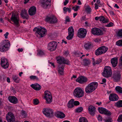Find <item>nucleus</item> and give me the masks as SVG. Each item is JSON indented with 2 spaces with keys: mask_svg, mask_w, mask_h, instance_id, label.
I'll return each mask as SVG.
<instances>
[{
  "mask_svg": "<svg viewBox=\"0 0 122 122\" xmlns=\"http://www.w3.org/2000/svg\"><path fill=\"white\" fill-rule=\"evenodd\" d=\"M57 62L59 64L57 68L58 72L61 75H62L64 73V64L68 65L70 63L69 62L68 60H65L63 57H58L57 58Z\"/></svg>",
  "mask_w": 122,
  "mask_h": 122,
  "instance_id": "nucleus-1",
  "label": "nucleus"
},
{
  "mask_svg": "<svg viewBox=\"0 0 122 122\" xmlns=\"http://www.w3.org/2000/svg\"><path fill=\"white\" fill-rule=\"evenodd\" d=\"M98 83L94 81L90 83L86 87L85 91L87 93H91L94 91L97 88Z\"/></svg>",
  "mask_w": 122,
  "mask_h": 122,
  "instance_id": "nucleus-2",
  "label": "nucleus"
},
{
  "mask_svg": "<svg viewBox=\"0 0 122 122\" xmlns=\"http://www.w3.org/2000/svg\"><path fill=\"white\" fill-rule=\"evenodd\" d=\"M10 43L8 40L3 41L0 43V51L5 52L9 49Z\"/></svg>",
  "mask_w": 122,
  "mask_h": 122,
  "instance_id": "nucleus-3",
  "label": "nucleus"
},
{
  "mask_svg": "<svg viewBox=\"0 0 122 122\" xmlns=\"http://www.w3.org/2000/svg\"><path fill=\"white\" fill-rule=\"evenodd\" d=\"M33 30L36 32V33L37 36H39L41 37L45 36L46 32V29L44 27H35Z\"/></svg>",
  "mask_w": 122,
  "mask_h": 122,
  "instance_id": "nucleus-4",
  "label": "nucleus"
},
{
  "mask_svg": "<svg viewBox=\"0 0 122 122\" xmlns=\"http://www.w3.org/2000/svg\"><path fill=\"white\" fill-rule=\"evenodd\" d=\"M73 94L75 97L77 98H80L83 96L84 92L82 88L77 87L74 90Z\"/></svg>",
  "mask_w": 122,
  "mask_h": 122,
  "instance_id": "nucleus-5",
  "label": "nucleus"
},
{
  "mask_svg": "<svg viewBox=\"0 0 122 122\" xmlns=\"http://www.w3.org/2000/svg\"><path fill=\"white\" fill-rule=\"evenodd\" d=\"M42 112L43 113L48 117L50 118L54 116L53 110L51 108H44L43 109Z\"/></svg>",
  "mask_w": 122,
  "mask_h": 122,
  "instance_id": "nucleus-6",
  "label": "nucleus"
},
{
  "mask_svg": "<svg viewBox=\"0 0 122 122\" xmlns=\"http://www.w3.org/2000/svg\"><path fill=\"white\" fill-rule=\"evenodd\" d=\"M112 74V70L111 67L109 66H106L104 67L102 74L104 77H108L111 76Z\"/></svg>",
  "mask_w": 122,
  "mask_h": 122,
  "instance_id": "nucleus-7",
  "label": "nucleus"
},
{
  "mask_svg": "<svg viewBox=\"0 0 122 122\" xmlns=\"http://www.w3.org/2000/svg\"><path fill=\"white\" fill-rule=\"evenodd\" d=\"M108 49L107 47L105 46H102L99 47L95 51V55L99 56L105 53Z\"/></svg>",
  "mask_w": 122,
  "mask_h": 122,
  "instance_id": "nucleus-8",
  "label": "nucleus"
},
{
  "mask_svg": "<svg viewBox=\"0 0 122 122\" xmlns=\"http://www.w3.org/2000/svg\"><path fill=\"white\" fill-rule=\"evenodd\" d=\"M46 22L51 24H54L57 22V19L54 15H52L50 16H47L45 19Z\"/></svg>",
  "mask_w": 122,
  "mask_h": 122,
  "instance_id": "nucleus-9",
  "label": "nucleus"
},
{
  "mask_svg": "<svg viewBox=\"0 0 122 122\" xmlns=\"http://www.w3.org/2000/svg\"><path fill=\"white\" fill-rule=\"evenodd\" d=\"M44 98L47 104H49L52 101V98L51 93L48 91H46L45 92Z\"/></svg>",
  "mask_w": 122,
  "mask_h": 122,
  "instance_id": "nucleus-10",
  "label": "nucleus"
},
{
  "mask_svg": "<svg viewBox=\"0 0 122 122\" xmlns=\"http://www.w3.org/2000/svg\"><path fill=\"white\" fill-rule=\"evenodd\" d=\"M87 31L84 28L79 29L77 31V36L80 38L85 37L86 35Z\"/></svg>",
  "mask_w": 122,
  "mask_h": 122,
  "instance_id": "nucleus-11",
  "label": "nucleus"
},
{
  "mask_svg": "<svg viewBox=\"0 0 122 122\" xmlns=\"http://www.w3.org/2000/svg\"><path fill=\"white\" fill-rule=\"evenodd\" d=\"M57 43L54 41H52L49 42L48 45V50L51 51H55L56 49Z\"/></svg>",
  "mask_w": 122,
  "mask_h": 122,
  "instance_id": "nucleus-12",
  "label": "nucleus"
},
{
  "mask_svg": "<svg viewBox=\"0 0 122 122\" xmlns=\"http://www.w3.org/2000/svg\"><path fill=\"white\" fill-rule=\"evenodd\" d=\"M10 19L14 23L16 26H19V18L17 15H16L15 13L13 14L12 15Z\"/></svg>",
  "mask_w": 122,
  "mask_h": 122,
  "instance_id": "nucleus-13",
  "label": "nucleus"
},
{
  "mask_svg": "<svg viewBox=\"0 0 122 122\" xmlns=\"http://www.w3.org/2000/svg\"><path fill=\"white\" fill-rule=\"evenodd\" d=\"M98 110L99 112L102 114H104L108 116H110L112 114V113L110 111L105 108L102 107H98Z\"/></svg>",
  "mask_w": 122,
  "mask_h": 122,
  "instance_id": "nucleus-14",
  "label": "nucleus"
},
{
  "mask_svg": "<svg viewBox=\"0 0 122 122\" xmlns=\"http://www.w3.org/2000/svg\"><path fill=\"white\" fill-rule=\"evenodd\" d=\"M91 31L92 33L93 34L98 36L101 35L103 34V31L102 30L96 27L92 29Z\"/></svg>",
  "mask_w": 122,
  "mask_h": 122,
  "instance_id": "nucleus-15",
  "label": "nucleus"
},
{
  "mask_svg": "<svg viewBox=\"0 0 122 122\" xmlns=\"http://www.w3.org/2000/svg\"><path fill=\"white\" fill-rule=\"evenodd\" d=\"M6 119L8 122H14L15 119L13 114L11 112H8L6 117Z\"/></svg>",
  "mask_w": 122,
  "mask_h": 122,
  "instance_id": "nucleus-16",
  "label": "nucleus"
},
{
  "mask_svg": "<svg viewBox=\"0 0 122 122\" xmlns=\"http://www.w3.org/2000/svg\"><path fill=\"white\" fill-rule=\"evenodd\" d=\"M1 66L4 69L7 68L9 66V63L7 59L3 57L1 58Z\"/></svg>",
  "mask_w": 122,
  "mask_h": 122,
  "instance_id": "nucleus-17",
  "label": "nucleus"
},
{
  "mask_svg": "<svg viewBox=\"0 0 122 122\" xmlns=\"http://www.w3.org/2000/svg\"><path fill=\"white\" fill-rule=\"evenodd\" d=\"M76 81L80 84H82L87 81V79L86 77L81 76L76 79Z\"/></svg>",
  "mask_w": 122,
  "mask_h": 122,
  "instance_id": "nucleus-18",
  "label": "nucleus"
},
{
  "mask_svg": "<svg viewBox=\"0 0 122 122\" xmlns=\"http://www.w3.org/2000/svg\"><path fill=\"white\" fill-rule=\"evenodd\" d=\"M51 2V0H41V6L44 8H46L50 6V3Z\"/></svg>",
  "mask_w": 122,
  "mask_h": 122,
  "instance_id": "nucleus-19",
  "label": "nucleus"
},
{
  "mask_svg": "<svg viewBox=\"0 0 122 122\" xmlns=\"http://www.w3.org/2000/svg\"><path fill=\"white\" fill-rule=\"evenodd\" d=\"M88 110L89 114L92 116H94L96 111V108L95 107L90 105L88 106Z\"/></svg>",
  "mask_w": 122,
  "mask_h": 122,
  "instance_id": "nucleus-20",
  "label": "nucleus"
},
{
  "mask_svg": "<svg viewBox=\"0 0 122 122\" xmlns=\"http://www.w3.org/2000/svg\"><path fill=\"white\" fill-rule=\"evenodd\" d=\"M121 75L119 71L115 72L113 75V78L116 81L120 80Z\"/></svg>",
  "mask_w": 122,
  "mask_h": 122,
  "instance_id": "nucleus-21",
  "label": "nucleus"
},
{
  "mask_svg": "<svg viewBox=\"0 0 122 122\" xmlns=\"http://www.w3.org/2000/svg\"><path fill=\"white\" fill-rule=\"evenodd\" d=\"M9 101L15 104L18 103L17 99L14 96H10L8 97Z\"/></svg>",
  "mask_w": 122,
  "mask_h": 122,
  "instance_id": "nucleus-22",
  "label": "nucleus"
},
{
  "mask_svg": "<svg viewBox=\"0 0 122 122\" xmlns=\"http://www.w3.org/2000/svg\"><path fill=\"white\" fill-rule=\"evenodd\" d=\"M55 114L56 117L61 119H63L65 117V114L59 111L56 112Z\"/></svg>",
  "mask_w": 122,
  "mask_h": 122,
  "instance_id": "nucleus-23",
  "label": "nucleus"
},
{
  "mask_svg": "<svg viewBox=\"0 0 122 122\" xmlns=\"http://www.w3.org/2000/svg\"><path fill=\"white\" fill-rule=\"evenodd\" d=\"M36 11V7L34 6L30 7L28 10L29 14L30 15H33L35 14Z\"/></svg>",
  "mask_w": 122,
  "mask_h": 122,
  "instance_id": "nucleus-24",
  "label": "nucleus"
},
{
  "mask_svg": "<svg viewBox=\"0 0 122 122\" xmlns=\"http://www.w3.org/2000/svg\"><path fill=\"white\" fill-rule=\"evenodd\" d=\"M109 99L111 101H116L118 100V97L116 94H111L109 95Z\"/></svg>",
  "mask_w": 122,
  "mask_h": 122,
  "instance_id": "nucleus-25",
  "label": "nucleus"
},
{
  "mask_svg": "<svg viewBox=\"0 0 122 122\" xmlns=\"http://www.w3.org/2000/svg\"><path fill=\"white\" fill-rule=\"evenodd\" d=\"M93 47V45L91 42H88L84 44V47L86 50L90 49Z\"/></svg>",
  "mask_w": 122,
  "mask_h": 122,
  "instance_id": "nucleus-26",
  "label": "nucleus"
},
{
  "mask_svg": "<svg viewBox=\"0 0 122 122\" xmlns=\"http://www.w3.org/2000/svg\"><path fill=\"white\" fill-rule=\"evenodd\" d=\"M111 62L112 66L115 67L117 65L118 63V59L117 58L114 57L112 58L111 60Z\"/></svg>",
  "mask_w": 122,
  "mask_h": 122,
  "instance_id": "nucleus-27",
  "label": "nucleus"
},
{
  "mask_svg": "<svg viewBox=\"0 0 122 122\" xmlns=\"http://www.w3.org/2000/svg\"><path fill=\"white\" fill-rule=\"evenodd\" d=\"M30 86L36 90H39L41 89V86L39 84H32L30 85Z\"/></svg>",
  "mask_w": 122,
  "mask_h": 122,
  "instance_id": "nucleus-28",
  "label": "nucleus"
},
{
  "mask_svg": "<svg viewBox=\"0 0 122 122\" xmlns=\"http://www.w3.org/2000/svg\"><path fill=\"white\" fill-rule=\"evenodd\" d=\"M92 63L93 65H95L97 64H99L102 61V60L100 58H99L95 60L93 58H92Z\"/></svg>",
  "mask_w": 122,
  "mask_h": 122,
  "instance_id": "nucleus-29",
  "label": "nucleus"
},
{
  "mask_svg": "<svg viewBox=\"0 0 122 122\" xmlns=\"http://www.w3.org/2000/svg\"><path fill=\"white\" fill-rule=\"evenodd\" d=\"M21 16L24 19H27L29 18V16L28 14L25 10L23 11L21 13Z\"/></svg>",
  "mask_w": 122,
  "mask_h": 122,
  "instance_id": "nucleus-30",
  "label": "nucleus"
},
{
  "mask_svg": "<svg viewBox=\"0 0 122 122\" xmlns=\"http://www.w3.org/2000/svg\"><path fill=\"white\" fill-rule=\"evenodd\" d=\"M91 61L89 59H85L83 60V63L84 65L86 66L90 64Z\"/></svg>",
  "mask_w": 122,
  "mask_h": 122,
  "instance_id": "nucleus-31",
  "label": "nucleus"
},
{
  "mask_svg": "<svg viewBox=\"0 0 122 122\" xmlns=\"http://www.w3.org/2000/svg\"><path fill=\"white\" fill-rule=\"evenodd\" d=\"M74 101V99H72L71 100L69 101L67 105V106L68 108H71L74 106L73 103Z\"/></svg>",
  "mask_w": 122,
  "mask_h": 122,
  "instance_id": "nucleus-32",
  "label": "nucleus"
},
{
  "mask_svg": "<svg viewBox=\"0 0 122 122\" xmlns=\"http://www.w3.org/2000/svg\"><path fill=\"white\" fill-rule=\"evenodd\" d=\"M12 78L13 80L15 82L19 83L20 80L19 78L16 75H13Z\"/></svg>",
  "mask_w": 122,
  "mask_h": 122,
  "instance_id": "nucleus-33",
  "label": "nucleus"
},
{
  "mask_svg": "<svg viewBox=\"0 0 122 122\" xmlns=\"http://www.w3.org/2000/svg\"><path fill=\"white\" fill-rule=\"evenodd\" d=\"M115 105L117 107H122V100L118 101L115 103Z\"/></svg>",
  "mask_w": 122,
  "mask_h": 122,
  "instance_id": "nucleus-34",
  "label": "nucleus"
},
{
  "mask_svg": "<svg viewBox=\"0 0 122 122\" xmlns=\"http://www.w3.org/2000/svg\"><path fill=\"white\" fill-rule=\"evenodd\" d=\"M68 34L74 35V30L72 26H70L68 29Z\"/></svg>",
  "mask_w": 122,
  "mask_h": 122,
  "instance_id": "nucleus-35",
  "label": "nucleus"
},
{
  "mask_svg": "<svg viewBox=\"0 0 122 122\" xmlns=\"http://www.w3.org/2000/svg\"><path fill=\"white\" fill-rule=\"evenodd\" d=\"M30 79L31 80H35L36 81H39V79L38 77L35 76H31L29 77Z\"/></svg>",
  "mask_w": 122,
  "mask_h": 122,
  "instance_id": "nucleus-36",
  "label": "nucleus"
},
{
  "mask_svg": "<svg viewBox=\"0 0 122 122\" xmlns=\"http://www.w3.org/2000/svg\"><path fill=\"white\" fill-rule=\"evenodd\" d=\"M79 122H88V121L86 118L81 117L79 119Z\"/></svg>",
  "mask_w": 122,
  "mask_h": 122,
  "instance_id": "nucleus-37",
  "label": "nucleus"
},
{
  "mask_svg": "<svg viewBox=\"0 0 122 122\" xmlns=\"http://www.w3.org/2000/svg\"><path fill=\"white\" fill-rule=\"evenodd\" d=\"M116 91L119 93H122V88L119 86H117L115 88Z\"/></svg>",
  "mask_w": 122,
  "mask_h": 122,
  "instance_id": "nucleus-38",
  "label": "nucleus"
},
{
  "mask_svg": "<svg viewBox=\"0 0 122 122\" xmlns=\"http://www.w3.org/2000/svg\"><path fill=\"white\" fill-rule=\"evenodd\" d=\"M63 10L66 13L67 11H68L69 13H70L71 12V8H68L64 7L63 9Z\"/></svg>",
  "mask_w": 122,
  "mask_h": 122,
  "instance_id": "nucleus-39",
  "label": "nucleus"
},
{
  "mask_svg": "<svg viewBox=\"0 0 122 122\" xmlns=\"http://www.w3.org/2000/svg\"><path fill=\"white\" fill-rule=\"evenodd\" d=\"M116 45L119 46H122V39L117 41L116 42Z\"/></svg>",
  "mask_w": 122,
  "mask_h": 122,
  "instance_id": "nucleus-40",
  "label": "nucleus"
},
{
  "mask_svg": "<svg viewBox=\"0 0 122 122\" xmlns=\"http://www.w3.org/2000/svg\"><path fill=\"white\" fill-rule=\"evenodd\" d=\"M80 6L79 5H76V6H73L72 9L74 10L75 11H78V9H79Z\"/></svg>",
  "mask_w": 122,
  "mask_h": 122,
  "instance_id": "nucleus-41",
  "label": "nucleus"
},
{
  "mask_svg": "<svg viewBox=\"0 0 122 122\" xmlns=\"http://www.w3.org/2000/svg\"><path fill=\"white\" fill-rule=\"evenodd\" d=\"M68 35L66 37V39L68 40H71L72 39L74 35L68 34Z\"/></svg>",
  "mask_w": 122,
  "mask_h": 122,
  "instance_id": "nucleus-42",
  "label": "nucleus"
},
{
  "mask_svg": "<svg viewBox=\"0 0 122 122\" xmlns=\"http://www.w3.org/2000/svg\"><path fill=\"white\" fill-rule=\"evenodd\" d=\"M86 12L88 13H90L91 12V9L89 6H88L86 8Z\"/></svg>",
  "mask_w": 122,
  "mask_h": 122,
  "instance_id": "nucleus-43",
  "label": "nucleus"
},
{
  "mask_svg": "<svg viewBox=\"0 0 122 122\" xmlns=\"http://www.w3.org/2000/svg\"><path fill=\"white\" fill-rule=\"evenodd\" d=\"M21 114L22 117L24 118L25 117L27 116L26 112L23 110L22 111Z\"/></svg>",
  "mask_w": 122,
  "mask_h": 122,
  "instance_id": "nucleus-44",
  "label": "nucleus"
},
{
  "mask_svg": "<svg viewBox=\"0 0 122 122\" xmlns=\"http://www.w3.org/2000/svg\"><path fill=\"white\" fill-rule=\"evenodd\" d=\"M118 36L119 37L122 38V30H119L117 34Z\"/></svg>",
  "mask_w": 122,
  "mask_h": 122,
  "instance_id": "nucleus-45",
  "label": "nucleus"
},
{
  "mask_svg": "<svg viewBox=\"0 0 122 122\" xmlns=\"http://www.w3.org/2000/svg\"><path fill=\"white\" fill-rule=\"evenodd\" d=\"M117 121L119 122H121L122 121V114L118 116L117 119Z\"/></svg>",
  "mask_w": 122,
  "mask_h": 122,
  "instance_id": "nucleus-46",
  "label": "nucleus"
},
{
  "mask_svg": "<svg viewBox=\"0 0 122 122\" xmlns=\"http://www.w3.org/2000/svg\"><path fill=\"white\" fill-rule=\"evenodd\" d=\"M83 108L82 107H80L77 108L76 110V111L77 112H79L82 111Z\"/></svg>",
  "mask_w": 122,
  "mask_h": 122,
  "instance_id": "nucleus-47",
  "label": "nucleus"
},
{
  "mask_svg": "<svg viewBox=\"0 0 122 122\" xmlns=\"http://www.w3.org/2000/svg\"><path fill=\"white\" fill-rule=\"evenodd\" d=\"M70 18L68 16H66L65 18V23L66 24L67 22H70Z\"/></svg>",
  "mask_w": 122,
  "mask_h": 122,
  "instance_id": "nucleus-48",
  "label": "nucleus"
},
{
  "mask_svg": "<svg viewBox=\"0 0 122 122\" xmlns=\"http://www.w3.org/2000/svg\"><path fill=\"white\" fill-rule=\"evenodd\" d=\"M97 117L99 121H102V118L100 115H97Z\"/></svg>",
  "mask_w": 122,
  "mask_h": 122,
  "instance_id": "nucleus-49",
  "label": "nucleus"
},
{
  "mask_svg": "<svg viewBox=\"0 0 122 122\" xmlns=\"http://www.w3.org/2000/svg\"><path fill=\"white\" fill-rule=\"evenodd\" d=\"M44 52L42 51H41L38 52L37 55L39 56H41L44 54Z\"/></svg>",
  "mask_w": 122,
  "mask_h": 122,
  "instance_id": "nucleus-50",
  "label": "nucleus"
},
{
  "mask_svg": "<svg viewBox=\"0 0 122 122\" xmlns=\"http://www.w3.org/2000/svg\"><path fill=\"white\" fill-rule=\"evenodd\" d=\"M113 25V24L112 22H110L108 24L106 25V26L108 27H110L112 26Z\"/></svg>",
  "mask_w": 122,
  "mask_h": 122,
  "instance_id": "nucleus-51",
  "label": "nucleus"
},
{
  "mask_svg": "<svg viewBox=\"0 0 122 122\" xmlns=\"http://www.w3.org/2000/svg\"><path fill=\"white\" fill-rule=\"evenodd\" d=\"M34 104L36 105L38 104L39 103V102L38 100L37 99H35L33 101Z\"/></svg>",
  "mask_w": 122,
  "mask_h": 122,
  "instance_id": "nucleus-52",
  "label": "nucleus"
},
{
  "mask_svg": "<svg viewBox=\"0 0 122 122\" xmlns=\"http://www.w3.org/2000/svg\"><path fill=\"white\" fill-rule=\"evenodd\" d=\"M102 21L103 23H107L108 22V20L107 19L105 18L104 19H103Z\"/></svg>",
  "mask_w": 122,
  "mask_h": 122,
  "instance_id": "nucleus-53",
  "label": "nucleus"
},
{
  "mask_svg": "<svg viewBox=\"0 0 122 122\" xmlns=\"http://www.w3.org/2000/svg\"><path fill=\"white\" fill-rule=\"evenodd\" d=\"M73 103L74 105L77 106L78 105L80 104L79 102L77 101H74Z\"/></svg>",
  "mask_w": 122,
  "mask_h": 122,
  "instance_id": "nucleus-54",
  "label": "nucleus"
},
{
  "mask_svg": "<svg viewBox=\"0 0 122 122\" xmlns=\"http://www.w3.org/2000/svg\"><path fill=\"white\" fill-rule=\"evenodd\" d=\"M78 54H79V55H80V56H81L82 54L83 53H82L80 52H78L76 53V56L77 57H79V56L77 55Z\"/></svg>",
  "mask_w": 122,
  "mask_h": 122,
  "instance_id": "nucleus-55",
  "label": "nucleus"
},
{
  "mask_svg": "<svg viewBox=\"0 0 122 122\" xmlns=\"http://www.w3.org/2000/svg\"><path fill=\"white\" fill-rule=\"evenodd\" d=\"M105 17L104 16H100L99 20L100 21H102L103 19H104Z\"/></svg>",
  "mask_w": 122,
  "mask_h": 122,
  "instance_id": "nucleus-56",
  "label": "nucleus"
},
{
  "mask_svg": "<svg viewBox=\"0 0 122 122\" xmlns=\"http://www.w3.org/2000/svg\"><path fill=\"white\" fill-rule=\"evenodd\" d=\"M9 35V33L8 32H6L5 34L4 35L5 38L7 39L8 38V36Z\"/></svg>",
  "mask_w": 122,
  "mask_h": 122,
  "instance_id": "nucleus-57",
  "label": "nucleus"
},
{
  "mask_svg": "<svg viewBox=\"0 0 122 122\" xmlns=\"http://www.w3.org/2000/svg\"><path fill=\"white\" fill-rule=\"evenodd\" d=\"M109 13L110 14L112 15H115V14L114 12L112 10H110L109 11Z\"/></svg>",
  "mask_w": 122,
  "mask_h": 122,
  "instance_id": "nucleus-58",
  "label": "nucleus"
},
{
  "mask_svg": "<svg viewBox=\"0 0 122 122\" xmlns=\"http://www.w3.org/2000/svg\"><path fill=\"white\" fill-rule=\"evenodd\" d=\"M102 83H101V84H103L106 82V80L105 78L103 79L102 80Z\"/></svg>",
  "mask_w": 122,
  "mask_h": 122,
  "instance_id": "nucleus-59",
  "label": "nucleus"
},
{
  "mask_svg": "<svg viewBox=\"0 0 122 122\" xmlns=\"http://www.w3.org/2000/svg\"><path fill=\"white\" fill-rule=\"evenodd\" d=\"M98 5L97 4L95 3V8L96 10H97L98 9Z\"/></svg>",
  "mask_w": 122,
  "mask_h": 122,
  "instance_id": "nucleus-60",
  "label": "nucleus"
},
{
  "mask_svg": "<svg viewBox=\"0 0 122 122\" xmlns=\"http://www.w3.org/2000/svg\"><path fill=\"white\" fill-rule=\"evenodd\" d=\"M120 64L121 66H122V56L120 57Z\"/></svg>",
  "mask_w": 122,
  "mask_h": 122,
  "instance_id": "nucleus-61",
  "label": "nucleus"
},
{
  "mask_svg": "<svg viewBox=\"0 0 122 122\" xmlns=\"http://www.w3.org/2000/svg\"><path fill=\"white\" fill-rule=\"evenodd\" d=\"M68 1L67 0H65V1L64 2V5H66L68 3Z\"/></svg>",
  "mask_w": 122,
  "mask_h": 122,
  "instance_id": "nucleus-62",
  "label": "nucleus"
},
{
  "mask_svg": "<svg viewBox=\"0 0 122 122\" xmlns=\"http://www.w3.org/2000/svg\"><path fill=\"white\" fill-rule=\"evenodd\" d=\"M105 122H112V120L110 119H108L105 121Z\"/></svg>",
  "mask_w": 122,
  "mask_h": 122,
  "instance_id": "nucleus-63",
  "label": "nucleus"
},
{
  "mask_svg": "<svg viewBox=\"0 0 122 122\" xmlns=\"http://www.w3.org/2000/svg\"><path fill=\"white\" fill-rule=\"evenodd\" d=\"M17 50L19 52H22L23 51V49L22 48H19Z\"/></svg>",
  "mask_w": 122,
  "mask_h": 122,
  "instance_id": "nucleus-64",
  "label": "nucleus"
}]
</instances>
